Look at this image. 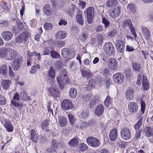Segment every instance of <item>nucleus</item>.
Returning a JSON list of instances; mask_svg holds the SVG:
<instances>
[{
	"label": "nucleus",
	"instance_id": "nucleus-6",
	"mask_svg": "<svg viewBox=\"0 0 153 153\" xmlns=\"http://www.w3.org/2000/svg\"><path fill=\"white\" fill-rule=\"evenodd\" d=\"M121 137L123 139L128 140L131 137V131L129 128H125L122 129L120 131Z\"/></svg>",
	"mask_w": 153,
	"mask_h": 153
},
{
	"label": "nucleus",
	"instance_id": "nucleus-21",
	"mask_svg": "<svg viewBox=\"0 0 153 153\" xmlns=\"http://www.w3.org/2000/svg\"><path fill=\"white\" fill-rule=\"evenodd\" d=\"M149 81L147 79L146 76L144 75L143 76L142 88L143 90H148L149 88Z\"/></svg>",
	"mask_w": 153,
	"mask_h": 153
},
{
	"label": "nucleus",
	"instance_id": "nucleus-30",
	"mask_svg": "<svg viewBox=\"0 0 153 153\" xmlns=\"http://www.w3.org/2000/svg\"><path fill=\"white\" fill-rule=\"evenodd\" d=\"M59 125L62 127L65 126L67 124V119L62 116L59 117Z\"/></svg>",
	"mask_w": 153,
	"mask_h": 153
},
{
	"label": "nucleus",
	"instance_id": "nucleus-56",
	"mask_svg": "<svg viewBox=\"0 0 153 153\" xmlns=\"http://www.w3.org/2000/svg\"><path fill=\"white\" fill-rule=\"evenodd\" d=\"M141 131L140 130H137L136 131L134 139V140H136L140 138L141 136Z\"/></svg>",
	"mask_w": 153,
	"mask_h": 153
},
{
	"label": "nucleus",
	"instance_id": "nucleus-38",
	"mask_svg": "<svg viewBox=\"0 0 153 153\" xmlns=\"http://www.w3.org/2000/svg\"><path fill=\"white\" fill-rule=\"evenodd\" d=\"M11 81L9 80H3L2 86L4 89L6 90L9 88L11 84Z\"/></svg>",
	"mask_w": 153,
	"mask_h": 153
},
{
	"label": "nucleus",
	"instance_id": "nucleus-62",
	"mask_svg": "<svg viewBox=\"0 0 153 153\" xmlns=\"http://www.w3.org/2000/svg\"><path fill=\"white\" fill-rule=\"evenodd\" d=\"M103 29V27L102 25H98L95 28V30L96 32L97 33L102 32Z\"/></svg>",
	"mask_w": 153,
	"mask_h": 153
},
{
	"label": "nucleus",
	"instance_id": "nucleus-5",
	"mask_svg": "<svg viewBox=\"0 0 153 153\" xmlns=\"http://www.w3.org/2000/svg\"><path fill=\"white\" fill-rule=\"evenodd\" d=\"M74 105L72 102L68 99H64L61 102V107L64 111L71 109L74 107Z\"/></svg>",
	"mask_w": 153,
	"mask_h": 153
},
{
	"label": "nucleus",
	"instance_id": "nucleus-17",
	"mask_svg": "<svg viewBox=\"0 0 153 153\" xmlns=\"http://www.w3.org/2000/svg\"><path fill=\"white\" fill-rule=\"evenodd\" d=\"M134 91L132 88L129 87L127 89L126 94V97L127 100L129 101L132 100Z\"/></svg>",
	"mask_w": 153,
	"mask_h": 153
},
{
	"label": "nucleus",
	"instance_id": "nucleus-39",
	"mask_svg": "<svg viewBox=\"0 0 153 153\" xmlns=\"http://www.w3.org/2000/svg\"><path fill=\"white\" fill-rule=\"evenodd\" d=\"M89 114L87 109H85L82 110L81 112L79 117L82 120L84 119L87 117Z\"/></svg>",
	"mask_w": 153,
	"mask_h": 153
},
{
	"label": "nucleus",
	"instance_id": "nucleus-51",
	"mask_svg": "<svg viewBox=\"0 0 153 153\" xmlns=\"http://www.w3.org/2000/svg\"><path fill=\"white\" fill-rule=\"evenodd\" d=\"M142 120L140 119L134 126V129L136 130H139L142 126Z\"/></svg>",
	"mask_w": 153,
	"mask_h": 153
},
{
	"label": "nucleus",
	"instance_id": "nucleus-35",
	"mask_svg": "<svg viewBox=\"0 0 153 153\" xmlns=\"http://www.w3.org/2000/svg\"><path fill=\"white\" fill-rule=\"evenodd\" d=\"M127 9L128 11L136 15V10L135 5L133 4H129L127 6Z\"/></svg>",
	"mask_w": 153,
	"mask_h": 153
},
{
	"label": "nucleus",
	"instance_id": "nucleus-24",
	"mask_svg": "<svg viewBox=\"0 0 153 153\" xmlns=\"http://www.w3.org/2000/svg\"><path fill=\"white\" fill-rule=\"evenodd\" d=\"M19 93L21 98L23 100L27 101L29 100L30 97L27 96L26 91L22 88L20 89Z\"/></svg>",
	"mask_w": 153,
	"mask_h": 153
},
{
	"label": "nucleus",
	"instance_id": "nucleus-25",
	"mask_svg": "<svg viewBox=\"0 0 153 153\" xmlns=\"http://www.w3.org/2000/svg\"><path fill=\"white\" fill-rule=\"evenodd\" d=\"M78 13L76 16L77 22L80 25H83L84 24V21L82 16V12L79 9H78Z\"/></svg>",
	"mask_w": 153,
	"mask_h": 153
},
{
	"label": "nucleus",
	"instance_id": "nucleus-11",
	"mask_svg": "<svg viewBox=\"0 0 153 153\" xmlns=\"http://www.w3.org/2000/svg\"><path fill=\"white\" fill-rule=\"evenodd\" d=\"M16 51L15 50L8 48L5 59L7 60H11L15 58L16 56Z\"/></svg>",
	"mask_w": 153,
	"mask_h": 153
},
{
	"label": "nucleus",
	"instance_id": "nucleus-47",
	"mask_svg": "<svg viewBox=\"0 0 153 153\" xmlns=\"http://www.w3.org/2000/svg\"><path fill=\"white\" fill-rule=\"evenodd\" d=\"M88 37V34L85 31L82 32L80 35L79 39L81 41L84 42L86 40Z\"/></svg>",
	"mask_w": 153,
	"mask_h": 153
},
{
	"label": "nucleus",
	"instance_id": "nucleus-60",
	"mask_svg": "<svg viewBox=\"0 0 153 153\" xmlns=\"http://www.w3.org/2000/svg\"><path fill=\"white\" fill-rule=\"evenodd\" d=\"M37 22L34 19H32L30 22V26L33 28L36 27L37 25Z\"/></svg>",
	"mask_w": 153,
	"mask_h": 153
},
{
	"label": "nucleus",
	"instance_id": "nucleus-43",
	"mask_svg": "<svg viewBox=\"0 0 153 153\" xmlns=\"http://www.w3.org/2000/svg\"><path fill=\"white\" fill-rule=\"evenodd\" d=\"M68 94L70 97L73 99L77 95V91L75 89L72 88L70 89V91Z\"/></svg>",
	"mask_w": 153,
	"mask_h": 153
},
{
	"label": "nucleus",
	"instance_id": "nucleus-54",
	"mask_svg": "<svg viewBox=\"0 0 153 153\" xmlns=\"http://www.w3.org/2000/svg\"><path fill=\"white\" fill-rule=\"evenodd\" d=\"M102 22L104 25L105 27H108L110 25V22L105 17L102 19Z\"/></svg>",
	"mask_w": 153,
	"mask_h": 153
},
{
	"label": "nucleus",
	"instance_id": "nucleus-41",
	"mask_svg": "<svg viewBox=\"0 0 153 153\" xmlns=\"http://www.w3.org/2000/svg\"><path fill=\"white\" fill-rule=\"evenodd\" d=\"M50 54L51 57L53 59H60L61 58L59 54L55 51H51Z\"/></svg>",
	"mask_w": 153,
	"mask_h": 153
},
{
	"label": "nucleus",
	"instance_id": "nucleus-45",
	"mask_svg": "<svg viewBox=\"0 0 153 153\" xmlns=\"http://www.w3.org/2000/svg\"><path fill=\"white\" fill-rule=\"evenodd\" d=\"M98 102V97L95 96L93 97L90 100V105L91 107H92L95 105Z\"/></svg>",
	"mask_w": 153,
	"mask_h": 153
},
{
	"label": "nucleus",
	"instance_id": "nucleus-15",
	"mask_svg": "<svg viewBox=\"0 0 153 153\" xmlns=\"http://www.w3.org/2000/svg\"><path fill=\"white\" fill-rule=\"evenodd\" d=\"M3 125L8 132H12L13 131L14 129V126L12 124L11 121L8 120H5L4 122Z\"/></svg>",
	"mask_w": 153,
	"mask_h": 153
},
{
	"label": "nucleus",
	"instance_id": "nucleus-46",
	"mask_svg": "<svg viewBox=\"0 0 153 153\" xmlns=\"http://www.w3.org/2000/svg\"><path fill=\"white\" fill-rule=\"evenodd\" d=\"M87 145L84 143H81L78 147V150L81 152H84L88 149Z\"/></svg>",
	"mask_w": 153,
	"mask_h": 153
},
{
	"label": "nucleus",
	"instance_id": "nucleus-1",
	"mask_svg": "<svg viewBox=\"0 0 153 153\" xmlns=\"http://www.w3.org/2000/svg\"><path fill=\"white\" fill-rule=\"evenodd\" d=\"M56 79L62 90L64 88V84H68L70 82L66 70L65 69H62L60 71L59 76L56 77Z\"/></svg>",
	"mask_w": 153,
	"mask_h": 153
},
{
	"label": "nucleus",
	"instance_id": "nucleus-40",
	"mask_svg": "<svg viewBox=\"0 0 153 153\" xmlns=\"http://www.w3.org/2000/svg\"><path fill=\"white\" fill-rule=\"evenodd\" d=\"M95 82L94 79H91L87 85L86 88L87 90H90L91 88L95 86Z\"/></svg>",
	"mask_w": 153,
	"mask_h": 153
},
{
	"label": "nucleus",
	"instance_id": "nucleus-58",
	"mask_svg": "<svg viewBox=\"0 0 153 153\" xmlns=\"http://www.w3.org/2000/svg\"><path fill=\"white\" fill-rule=\"evenodd\" d=\"M54 44L57 47H62L65 45V42L63 41H59L56 42Z\"/></svg>",
	"mask_w": 153,
	"mask_h": 153
},
{
	"label": "nucleus",
	"instance_id": "nucleus-9",
	"mask_svg": "<svg viewBox=\"0 0 153 153\" xmlns=\"http://www.w3.org/2000/svg\"><path fill=\"white\" fill-rule=\"evenodd\" d=\"M128 109L129 112L132 114L136 113L138 110L137 104L135 102H131L128 105Z\"/></svg>",
	"mask_w": 153,
	"mask_h": 153
},
{
	"label": "nucleus",
	"instance_id": "nucleus-33",
	"mask_svg": "<svg viewBox=\"0 0 153 153\" xmlns=\"http://www.w3.org/2000/svg\"><path fill=\"white\" fill-rule=\"evenodd\" d=\"M117 4V0H108L106 2L107 7H114Z\"/></svg>",
	"mask_w": 153,
	"mask_h": 153
},
{
	"label": "nucleus",
	"instance_id": "nucleus-29",
	"mask_svg": "<svg viewBox=\"0 0 153 153\" xmlns=\"http://www.w3.org/2000/svg\"><path fill=\"white\" fill-rule=\"evenodd\" d=\"M144 132L147 137H150L153 136V129L149 127H146L144 130Z\"/></svg>",
	"mask_w": 153,
	"mask_h": 153
},
{
	"label": "nucleus",
	"instance_id": "nucleus-55",
	"mask_svg": "<svg viewBox=\"0 0 153 153\" xmlns=\"http://www.w3.org/2000/svg\"><path fill=\"white\" fill-rule=\"evenodd\" d=\"M111 98L110 97H107L104 102L105 105L107 107H108L111 103Z\"/></svg>",
	"mask_w": 153,
	"mask_h": 153
},
{
	"label": "nucleus",
	"instance_id": "nucleus-20",
	"mask_svg": "<svg viewBox=\"0 0 153 153\" xmlns=\"http://www.w3.org/2000/svg\"><path fill=\"white\" fill-rule=\"evenodd\" d=\"M81 71L82 76L87 79H90L92 76V73L90 71L84 68H82Z\"/></svg>",
	"mask_w": 153,
	"mask_h": 153
},
{
	"label": "nucleus",
	"instance_id": "nucleus-18",
	"mask_svg": "<svg viewBox=\"0 0 153 153\" xmlns=\"http://www.w3.org/2000/svg\"><path fill=\"white\" fill-rule=\"evenodd\" d=\"M67 36V33L65 31L61 30L58 31L56 33L55 37L57 39L62 40L65 38Z\"/></svg>",
	"mask_w": 153,
	"mask_h": 153
},
{
	"label": "nucleus",
	"instance_id": "nucleus-23",
	"mask_svg": "<svg viewBox=\"0 0 153 153\" xmlns=\"http://www.w3.org/2000/svg\"><path fill=\"white\" fill-rule=\"evenodd\" d=\"M50 94L54 97H57L59 95V92L58 89L56 86L54 85L51 86L49 88Z\"/></svg>",
	"mask_w": 153,
	"mask_h": 153
},
{
	"label": "nucleus",
	"instance_id": "nucleus-27",
	"mask_svg": "<svg viewBox=\"0 0 153 153\" xmlns=\"http://www.w3.org/2000/svg\"><path fill=\"white\" fill-rule=\"evenodd\" d=\"M30 138V140L34 143H37L38 140V136L36 131L33 129L31 131Z\"/></svg>",
	"mask_w": 153,
	"mask_h": 153
},
{
	"label": "nucleus",
	"instance_id": "nucleus-12",
	"mask_svg": "<svg viewBox=\"0 0 153 153\" xmlns=\"http://www.w3.org/2000/svg\"><path fill=\"white\" fill-rule=\"evenodd\" d=\"M93 8L90 7H88L87 10V22L89 24H91L93 19L92 14H93Z\"/></svg>",
	"mask_w": 153,
	"mask_h": 153
},
{
	"label": "nucleus",
	"instance_id": "nucleus-34",
	"mask_svg": "<svg viewBox=\"0 0 153 153\" xmlns=\"http://www.w3.org/2000/svg\"><path fill=\"white\" fill-rule=\"evenodd\" d=\"M8 50V48L6 47H3L0 48V57L5 59Z\"/></svg>",
	"mask_w": 153,
	"mask_h": 153
},
{
	"label": "nucleus",
	"instance_id": "nucleus-16",
	"mask_svg": "<svg viewBox=\"0 0 153 153\" xmlns=\"http://www.w3.org/2000/svg\"><path fill=\"white\" fill-rule=\"evenodd\" d=\"M1 36L5 41H8L11 39L13 37V34L10 31H4L1 33Z\"/></svg>",
	"mask_w": 153,
	"mask_h": 153
},
{
	"label": "nucleus",
	"instance_id": "nucleus-63",
	"mask_svg": "<svg viewBox=\"0 0 153 153\" xmlns=\"http://www.w3.org/2000/svg\"><path fill=\"white\" fill-rule=\"evenodd\" d=\"M48 124H49L48 123V122L47 121H45L44 122L42 125L41 126L43 130H45V131H48Z\"/></svg>",
	"mask_w": 153,
	"mask_h": 153
},
{
	"label": "nucleus",
	"instance_id": "nucleus-42",
	"mask_svg": "<svg viewBox=\"0 0 153 153\" xmlns=\"http://www.w3.org/2000/svg\"><path fill=\"white\" fill-rule=\"evenodd\" d=\"M132 67L133 70L136 72L140 71L141 68L140 65L135 62L133 63Z\"/></svg>",
	"mask_w": 153,
	"mask_h": 153
},
{
	"label": "nucleus",
	"instance_id": "nucleus-57",
	"mask_svg": "<svg viewBox=\"0 0 153 153\" xmlns=\"http://www.w3.org/2000/svg\"><path fill=\"white\" fill-rule=\"evenodd\" d=\"M129 27L131 32L133 34L135 38H136L137 37V35L135 31V28L133 26L132 24L129 26Z\"/></svg>",
	"mask_w": 153,
	"mask_h": 153
},
{
	"label": "nucleus",
	"instance_id": "nucleus-32",
	"mask_svg": "<svg viewBox=\"0 0 153 153\" xmlns=\"http://www.w3.org/2000/svg\"><path fill=\"white\" fill-rule=\"evenodd\" d=\"M56 74V70L52 66L50 67L48 70V75L52 79H54Z\"/></svg>",
	"mask_w": 153,
	"mask_h": 153
},
{
	"label": "nucleus",
	"instance_id": "nucleus-22",
	"mask_svg": "<svg viewBox=\"0 0 153 153\" xmlns=\"http://www.w3.org/2000/svg\"><path fill=\"white\" fill-rule=\"evenodd\" d=\"M141 31L146 39H149L150 37V32L149 30L145 26H142Z\"/></svg>",
	"mask_w": 153,
	"mask_h": 153
},
{
	"label": "nucleus",
	"instance_id": "nucleus-8",
	"mask_svg": "<svg viewBox=\"0 0 153 153\" xmlns=\"http://www.w3.org/2000/svg\"><path fill=\"white\" fill-rule=\"evenodd\" d=\"M45 47L42 52L43 55H48L50 53V50L51 49V42L50 41H47L44 43Z\"/></svg>",
	"mask_w": 153,
	"mask_h": 153
},
{
	"label": "nucleus",
	"instance_id": "nucleus-44",
	"mask_svg": "<svg viewBox=\"0 0 153 153\" xmlns=\"http://www.w3.org/2000/svg\"><path fill=\"white\" fill-rule=\"evenodd\" d=\"M7 65H4L0 66V73L2 75H5L7 74Z\"/></svg>",
	"mask_w": 153,
	"mask_h": 153
},
{
	"label": "nucleus",
	"instance_id": "nucleus-64",
	"mask_svg": "<svg viewBox=\"0 0 153 153\" xmlns=\"http://www.w3.org/2000/svg\"><path fill=\"white\" fill-rule=\"evenodd\" d=\"M97 38L99 43L101 44L102 43L103 39V37L102 35L101 34H99L97 35Z\"/></svg>",
	"mask_w": 153,
	"mask_h": 153
},
{
	"label": "nucleus",
	"instance_id": "nucleus-36",
	"mask_svg": "<svg viewBox=\"0 0 153 153\" xmlns=\"http://www.w3.org/2000/svg\"><path fill=\"white\" fill-rule=\"evenodd\" d=\"M44 12L47 15H50L52 12V10L50 8L49 4H46L43 7Z\"/></svg>",
	"mask_w": 153,
	"mask_h": 153
},
{
	"label": "nucleus",
	"instance_id": "nucleus-26",
	"mask_svg": "<svg viewBox=\"0 0 153 153\" xmlns=\"http://www.w3.org/2000/svg\"><path fill=\"white\" fill-rule=\"evenodd\" d=\"M108 65L111 70H114L117 68V62L114 59L112 58L109 60Z\"/></svg>",
	"mask_w": 153,
	"mask_h": 153
},
{
	"label": "nucleus",
	"instance_id": "nucleus-7",
	"mask_svg": "<svg viewBox=\"0 0 153 153\" xmlns=\"http://www.w3.org/2000/svg\"><path fill=\"white\" fill-rule=\"evenodd\" d=\"M113 79L116 83L121 84L124 81V77L122 73L117 72L113 75Z\"/></svg>",
	"mask_w": 153,
	"mask_h": 153
},
{
	"label": "nucleus",
	"instance_id": "nucleus-2",
	"mask_svg": "<svg viewBox=\"0 0 153 153\" xmlns=\"http://www.w3.org/2000/svg\"><path fill=\"white\" fill-rule=\"evenodd\" d=\"M103 49L105 53L108 55H112L115 53L114 45L111 42H106L104 45Z\"/></svg>",
	"mask_w": 153,
	"mask_h": 153
},
{
	"label": "nucleus",
	"instance_id": "nucleus-13",
	"mask_svg": "<svg viewBox=\"0 0 153 153\" xmlns=\"http://www.w3.org/2000/svg\"><path fill=\"white\" fill-rule=\"evenodd\" d=\"M120 7L119 6L116 7H114L113 10H110L109 14L113 18H116L119 17L120 14Z\"/></svg>",
	"mask_w": 153,
	"mask_h": 153
},
{
	"label": "nucleus",
	"instance_id": "nucleus-19",
	"mask_svg": "<svg viewBox=\"0 0 153 153\" xmlns=\"http://www.w3.org/2000/svg\"><path fill=\"white\" fill-rule=\"evenodd\" d=\"M104 108L103 105H99L95 108L94 113L95 114L98 116H101L103 113Z\"/></svg>",
	"mask_w": 153,
	"mask_h": 153
},
{
	"label": "nucleus",
	"instance_id": "nucleus-52",
	"mask_svg": "<svg viewBox=\"0 0 153 153\" xmlns=\"http://www.w3.org/2000/svg\"><path fill=\"white\" fill-rule=\"evenodd\" d=\"M53 26L52 24L51 23H45L44 25V27L46 30H51Z\"/></svg>",
	"mask_w": 153,
	"mask_h": 153
},
{
	"label": "nucleus",
	"instance_id": "nucleus-48",
	"mask_svg": "<svg viewBox=\"0 0 153 153\" xmlns=\"http://www.w3.org/2000/svg\"><path fill=\"white\" fill-rule=\"evenodd\" d=\"M70 53V51L67 48H64L62 50V54L64 58L67 57Z\"/></svg>",
	"mask_w": 153,
	"mask_h": 153
},
{
	"label": "nucleus",
	"instance_id": "nucleus-3",
	"mask_svg": "<svg viewBox=\"0 0 153 153\" xmlns=\"http://www.w3.org/2000/svg\"><path fill=\"white\" fill-rule=\"evenodd\" d=\"M20 96L19 93L16 92L14 94L12 99L11 101V103L15 107L21 110L23 108V105L21 103H19L18 102L20 100Z\"/></svg>",
	"mask_w": 153,
	"mask_h": 153
},
{
	"label": "nucleus",
	"instance_id": "nucleus-4",
	"mask_svg": "<svg viewBox=\"0 0 153 153\" xmlns=\"http://www.w3.org/2000/svg\"><path fill=\"white\" fill-rule=\"evenodd\" d=\"M86 142L89 146L94 147H98L100 144V141L98 139L92 137H88Z\"/></svg>",
	"mask_w": 153,
	"mask_h": 153
},
{
	"label": "nucleus",
	"instance_id": "nucleus-10",
	"mask_svg": "<svg viewBox=\"0 0 153 153\" xmlns=\"http://www.w3.org/2000/svg\"><path fill=\"white\" fill-rule=\"evenodd\" d=\"M28 36L26 33L20 34L16 38V41L17 43H22L23 41L25 42L28 39Z\"/></svg>",
	"mask_w": 153,
	"mask_h": 153
},
{
	"label": "nucleus",
	"instance_id": "nucleus-53",
	"mask_svg": "<svg viewBox=\"0 0 153 153\" xmlns=\"http://www.w3.org/2000/svg\"><path fill=\"white\" fill-rule=\"evenodd\" d=\"M68 117L70 123L72 124H74V123L75 118L73 115L71 114H69L68 115Z\"/></svg>",
	"mask_w": 153,
	"mask_h": 153
},
{
	"label": "nucleus",
	"instance_id": "nucleus-37",
	"mask_svg": "<svg viewBox=\"0 0 153 153\" xmlns=\"http://www.w3.org/2000/svg\"><path fill=\"white\" fill-rule=\"evenodd\" d=\"M78 143L79 141L76 138H74L70 141L68 144L71 147H74L77 146Z\"/></svg>",
	"mask_w": 153,
	"mask_h": 153
},
{
	"label": "nucleus",
	"instance_id": "nucleus-31",
	"mask_svg": "<svg viewBox=\"0 0 153 153\" xmlns=\"http://www.w3.org/2000/svg\"><path fill=\"white\" fill-rule=\"evenodd\" d=\"M117 130L116 129H113L109 134L110 139L112 141L115 140L117 138Z\"/></svg>",
	"mask_w": 153,
	"mask_h": 153
},
{
	"label": "nucleus",
	"instance_id": "nucleus-50",
	"mask_svg": "<svg viewBox=\"0 0 153 153\" xmlns=\"http://www.w3.org/2000/svg\"><path fill=\"white\" fill-rule=\"evenodd\" d=\"M132 24L131 21L130 19H125L123 23V27H129Z\"/></svg>",
	"mask_w": 153,
	"mask_h": 153
},
{
	"label": "nucleus",
	"instance_id": "nucleus-59",
	"mask_svg": "<svg viewBox=\"0 0 153 153\" xmlns=\"http://www.w3.org/2000/svg\"><path fill=\"white\" fill-rule=\"evenodd\" d=\"M141 114H143L144 112L145 109L146 105L143 100H141Z\"/></svg>",
	"mask_w": 153,
	"mask_h": 153
},
{
	"label": "nucleus",
	"instance_id": "nucleus-49",
	"mask_svg": "<svg viewBox=\"0 0 153 153\" xmlns=\"http://www.w3.org/2000/svg\"><path fill=\"white\" fill-rule=\"evenodd\" d=\"M7 100L5 97L0 93V105H4L5 104Z\"/></svg>",
	"mask_w": 153,
	"mask_h": 153
},
{
	"label": "nucleus",
	"instance_id": "nucleus-28",
	"mask_svg": "<svg viewBox=\"0 0 153 153\" xmlns=\"http://www.w3.org/2000/svg\"><path fill=\"white\" fill-rule=\"evenodd\" d=\"M21 62L20 59H16L13 61L12 65V67L14 70L16 71L19 69Z\"/></svg>",
	"mask_w": 153,
	"mask_h": 153
},
{
	"label": "nucleus",
	"instance_id": "nucleus-14",
	"mask_svg": "<svg viewBox=\"0 0 153 153\" xmlns=\"http://www.w3.org/2000/svg\"><path fill=\"white\" fill-rule=\"evenodd\" d=\"M116 46L119 52H122L124 51L125 45L124 42L122 40H117L116 42Z\"/></svg>",
	"mask_w": 153,
	"mask_h": 153
},
{
	"label": "nucleus",
	"instance_id": "nucleus-61",
	"mask_svg": "<svg viewBox=\"0 0 153 153\" xmlns=\"http://www.w3.org/2000/svg\"><path fill=\"white\" fill-rule=\"evenodd\" d=\"M117 31L116 29L113 30L108 34L109 37H112L115 36L117 33Z\"/></svg>",
	"mask_w": 153,
	"mask_h": 153
}]
</instances>
